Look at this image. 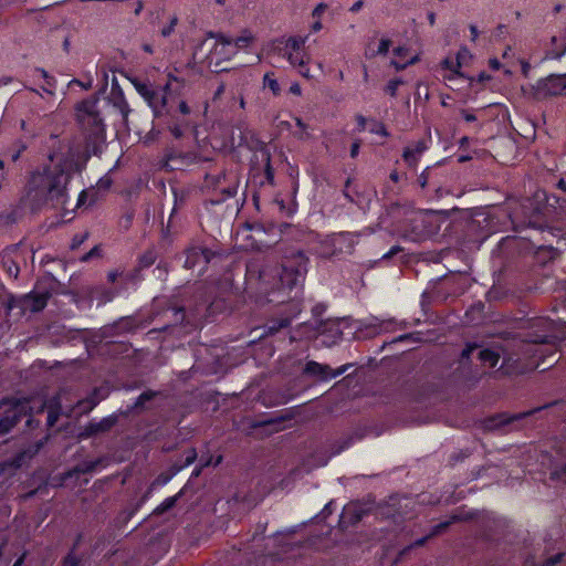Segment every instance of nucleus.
Instances as JSON below:
<instances>
[{
  "label": "nucleus",
  "instance_id": "obj_1",
  "mask_svg": "<svg viewBox=\"0 0 566 566\" xmlns=\"http://www.w3.org/2000/svg\"><path fill=\"white\" fill-rule=\"evenodd\" d=\"M549 202L546 191H537L533 197H526L509 202L507 217L514 235L502 238L493 251L506 260L522 258L532 265L545 266L558 255L549 238L560 235V228L554 223L562 216L566 199L555 197Z\"/></svg>",
  "mask_w": 566,
  "mask_h": 566
},
{
  "label": "nucleus",
  "instance_id": "obj_2",
  "mask_svg": "<svg viewBox=\"0 0 566 566\" xmlns=\"http://www.w3.org/2000/svg\"><path fill=\"white\" fill-rule=\"evenodd\" d=\"M308 268V258L304 251L293 249L283 258L282 263L275 269L273 282H269V274L265 269L259 271V289L264 294L260 296L256 303L260 306L271 305L281 306L280 313L283 315L266 322L263 327V336L274 335L283 328H287L292 319L301 313L300 302L295 301L292 291L297 289L304 281Z\"/></svg>",
  "mask_w": 566,
  "mask_h": 566
},
{
  "label": "nucleus",
  "instance_id": "obj_3",
  "mask_svg": "<svg viewBox=\"0 0 566 566\" xmlns=\"http://www.w3.org/2000/svg\"><path fill=\"white\" fill-rule=\"evenodd\" d=\"M129 81L151 109L154 118L159 120L174 138H182L193 130L195 115L188 103L180 98L186 86L184 77L169 72L163 85L138 76L129 77Z\"/></svg>",
  "mask_w": 566,
  "mask_h": 566
},
{
  "label": "nucleus",
  "instance_id": "obj_4",
  "mask_svg": "<svg viewBox=\"0 0 566 566\" xmlns=\"http://www.w3.org/2000/svg\"><path fill=\"white\" fill-rule=\"evenodd\" d=\"M232 306V293L218 292L214 287L199 294V300L190 313L174 298L160 297L155 301V307L159 310L157 315L168 319L161 328L172 335H185L200 329L205 323L214 322L218 315L230 313Z\"/></svg>",
  "mask_w": 566,
  "mask_h": 566
},
{
  "label": "nucleus",
  "instance_id": "obj_5",
  "mask_svg": "<svg viewBox=\"0 0 566 566\" xmlns=\"http://www.w3.org/2000/svg\"><path fill=\"white\" fill-rule=\"evenodd\" d=\"M70 180L71 175L63 164H45L31 172L27 184V195L38 205L48 201L63 202Z\"/></svg>",
  "mask_w": 566,
  "mask_h": 566
},
{
  "label": "nucleus",
  "instance_id": "obj_6",
  "mask_svg": "<svg viewBox=\"0 0 566 566\" xmlns=\"http://www.w3.org/2000/svg\"><path fill=\"white\" fill-rule=\"evenodd\" d=\"M440 227V218L434 211L421 210L407 218L403 230L410 241L421 242L436 237Z\"/></svg>",
  "mask_w": 566,
  "mask_h": 566
},
{
  "label": "nucleus",
  "instance_id": "obj_7",
  "mask_svg": "<svg viewBox=\"0 0 566 566\" xmlns=\"http://www.w3.org/2000/svg\"><path fill=\"white\" fill-rule=\"evenodd\" d=\"M421 195L429 201H438L450 193L448 176L440 166L427 167L417 179Z\"/></svg>",
  "mask_w": 566,
  "mask_h": 566
},
{
  "label": "nucleus",
  "instance_id": "obj_8",
  "mask_svg": "<svg viewBox=\"0 0 566 566\" xmlns=\"http://www.w3.org/2000/svg\"><path fill=\"white\" fill-rule=\"evenodd\" d=\"M203 188L212 191L217 198L214 203H220L233 198L238 192V179L233 174L221 171L218 174H206Z\"/></svg>",
  "mask_w": 566,
  "mask_h": 566
},
{
  "label": "nucleus",
  "instance_id": "obj_9",
  "mask_svg": "<svg viewBox=\"0 0 566 566\" xmlns=\"http://www.w3.org/2000/svg\"><path fill=\"white\" fill-rule=\"evenodd\" d=\"M534 98L538 101L548 99L556 96H566V73L549 74L538 78L532 86Z\"/></svg>",
  "mask_w": 566,
  "mask_h": 566
},
{
  "label": "nucleus",
  "instance_id": "obj_10",
  "mask_svg": "<svg viewBox=\"0 0 566 566\" xmlns=\"http://www.w3.org/2000/svg\"><path fill=\"white\" fill-rule=\"evenodd\" d=\"M219 255L206 247H190L185 251L184 268L191 270L196 276H202L208 265Z\"/></svg>",
  "mask_w": 566,
  "mask_h": 566
},
{
  "label": "nucleus",
  "instance_id": "obj_11",
  "mask_svg": "<svg viewBox=\"0 0 566 566\" xmlns=\"http://www.w3.org/2000/svg\"><path fill=\"white\" fill-rule=\"evenodd\" d=\"M407 322H399L394 317L380 318L378 316H370L360 322L359 331L367 337H375L380 334L407 328Z\"/></svg>",
  "mask_w": 566,
  "mask_h": 566
},
{
  "label": "nucleus",
  "instance_id": "obj_12",
  "mask_svg": "<svg viewBox=\"0 0 566 566\" xmlns=\"http://www.w3.org/2000/svg\"><path fill=\"white\" fill-rule=\"evenodd\" d=\"M542 408H535L527 411L510 413V412H497L492 416L486 417L483 420V428L486 431H500L504 430L507 427L517 428V423L525 418L533 416L535 412L539 411Z\"/></svg>",
  "mask_w": 566,
  "mask_h": 566
},
{
  "label": "nucleus",
  "instance_id": "obj_13",
  "mask_svg": "<svg viewBox=\"0 0 566 566\" xmlns=\"http://www.w3.org/2000/svg\"><path fill=\"white\" fill-rule=\"evenodd\" d=\"M98 98H86L76 105L77 118L81 123L92 127L94 133L104 129L103 118L98 108Z\"/></svg>",
  "mask_w": 566,
  "mask_h": 566
},
{
  "label": "nucleus",
  "instance_id": "obj_14",
  "mask_svg": "<svg viewBox=\"0 0 566 566\" xmlns=\"http://www.w3.org/2000/svg\"><path fill=\"white\" fill-rule=\"evenodd\" d=\"M350 367H353V364H345L336 369H333L326 364L308 360L303 368V374L321 381H329L345 374Z\"/></svg>",
  "mask_w": 566,
  "mask_h": 566
},
{
  "label": "nucleus",
  "instance_id": "obj_15",
  "mask_svg": "<svg viewBox=\"0 0 566 566\" xmlns=\"http://www.w3.org/2000/svg\"><path fill=\"white\" fill-rule=\"evenodd\" d=\"M294 412L291 409H284L275 412L271 416H265L260 419H256L252 423L253 429L263 428L265 429L266 434H272L274 432H279L285 429V422L293 420Z\"/></svg>",
  "mask_w": 566,
  "mask_h": 566
},
{
  "label": "nucleus",
  "instance_id": "obj_16",
  "mask_svg": "<svg viewBox=\"0 0 566 566\" xmlns=\"http://www.w3.org/2000/svg\"><path fill=\"white\" fill-rule=\"evenodd\" d=\"M118 416L116 413L106 416L101 420L92 419L83 428L82 432L80 433V438L87 439L99 433L108 432L113 427L116 426Z\"/></svg>",
  "mask_w": 566,
  "mask_h": 566
},
{
  "label": "nucleus",
  "instance_id": "obj_17",
  "mask_svg": "<svg viewBox=\"0 0 566 566\" xmlns=\"http://www.w3.org/2000/svg\"><path fill=\"white\" fill-rule=\"evenodd\" d=\"M29 400L14 399L10 407L6 409L2 418L7 419L9 427L14 428L29 413Z\"/></svg>",
  "mask_w": 566,
  "mask_h": 566
},
{
  "label": "nucleus",
  "instance_id": "obj_18",
  "mask_svg": "<svg viewBox=\"0 0 566 566\" xmlns=\"http://www.w3.org/2000/svg\"><path fill=\"white\" fill-rule=\"evenodd\" d=\"M190 163V154H182L171 150L165 154L161 160V168L166 171L185 170Z\"/></svg>",
  "mask_w": 566,
  "mask_h": 566
},
{
  "label": "nucleus",
  "instance_id": "obj_19",
  "mask_svg": "<svg viewBox=\"0 0 566 566\" xmlns=\"http://www.w3.org/2000/svg\"><path fill=\"white\" fill-rule=\"evenodd\" d=\"M365 511L357 504H348L344 506L339 515L338 526L343 531L357 525L364 517Z\"/></svg>",
  "mask_w": 566,
  "mask_h": 566
},
{
  "label": "nucleus",
  "instance_id": "obj_20",
  "mask_svg": "<svg viewBox=\"0 0 566 566\" xmlns=\"http://www.w3.org/2000/svg\"><path fill=\"white\" fill-rule=\"evenodd\" d=\"M210 36L216 39V42L210 50V54L217 57L218 61L229 60L234 55V49L231 44V38L222 34L210 33Z\"/></svg>",
  "mask_w": 566,
  "mask_h": 566
},
{
  "label": "nucleus",
  "instance_id": "obj_21",
  "mask_svg": "<svg viewBox=\"0 0 566 566\" xmlns=\"http://www.w3.org/2000/svg\"><path fill=\"white\" fill-rule=\"evenodd\" d=\"M426 149L427 144L424 140H418L415 144L405 147L402 151V158L405 163L408 165V167L415 168L418 165L420 157L426 151Z\"/></svg>",
  "mask_w": 566,
  "mask_h": 566
},
{
  "label": "nucleus",
  "instance_id": "obj_22",
  "mask_svg": "<svg viewBox=\"0 0 566 566\" xmlns=\"http://www.w3.org/2000/svg\"><path fill=\"white\" fill-rule=\"evenodd\" d=\"M482 222H486V217L482 220L472 218L465 222L464 230L472 241H484L489 237L490 231L482 228Z\"/></svg>",
  "mask_w": 566,
  "mask_h": 566
},
{
  "label": "nucleus",
  "instance_id": "obj_23",
  "mask_svg": "<svg viewBox=\"0 0 566 566\" xmlns=\"http://www.w3.org/2000/svg\"><path fill=\"white\" fill-rule=\"evenodd\" d=\"M440 66L442 70L450 71L449 75H444V80L452 81L457 77L463 76L461 72L462 62H461V52H458L455 59L446 57L440 62Z\"/></svg>",
  "mask_w": 566,
  "mask_h": 566
},
{
  "label": "nucleus",
  "instance_id": "obj_24",
  "mask_svg": "<svg viewBox=\"0 0 566 566\" xmlns=\"http://www.w3.org/2000/svg\"><path fill=\"white\" fill-rule=\"evenodd\" d=\"M27 149V142L22 138H17L2 150V156L15 164Z\"/></svg>",
  "mask_w": 566,
  "mask_h": 566
},
{
  "label": "nucleus",
  "instance_id": "obj_25",
  "mask_svg": "<svg viewBox=\"0 0 566 566\" xmlns=\"http://www.w3.org/2000/svg\"><path fill=\"white\" fill-rule=\"evenodd\" d=\"M566 54V42L557 36L551 38V44L545 51V60H560Z\"/></svg>",
  "mask_w": 566,
  "mask_h": 566
},
{
  "label": "nucleus",
  "instance_id": "obj_26",
  "mask_svg": "<svg viewBox=\"0 0 566 566\" xmlns=\"http://www.w3.org/2000/svg\"><path fill=\"white\" fill-rule=\"evenodd\" d=\"M472 518H473L472 513H469L467 515H462V514H458V513L453 514L449 521L440 522V523L433 525L428 535L432 538V537L438 536L441 533H443L451 524H453L455 522H460V521L472 520Z\"/></svg>",
  "mask_w": 566,
  "mask_h": 566
},
{
  "label": "nucleus",
  "instance_id": "obj_27",
  "mask_svg": "<svg viewBox=\"0 0 566 566\" xmlns=\"http://www.w3.org/2000/svg\"><path fill=\"white\" fill-rule=\"evenodd\" d=\"M258 150L261 153L262 159L265 161L264 176L266 182L271 186L274 185V169L271 164V153L265 143L261 142Z\"/></svg>",
  "mask_w": 566,
  "mask_h": 566
},
{
  "label": "nucleus",
  "instance_id": "obj_28",
  "mask_svg": "<svg viewBox=\"0 0 566 566\" xmlns=\"http://www.w3.org/2000/svg\"><path fill=\"white\" fill-rule=\"evenodd\" d=\"M51 297V293L49 291L44 292H31L28 295V300L30 301V308L32 312H41L48 305V302Z\"/></svg>",
  "mask_w": 566,
  "mask_h": 566
},
{
  "label": "nucleus",
  "instance_id": "obj_29",
  "mask_svg": "<svg viewBox=\"0 0 566 566\" xmlns=\"http://www.w3.org/2000/svg\"><path fill=\"white\" fill-rule=\"evenodd\" d=\"M283 55L287 57L289 62L293 66L298 67V71L303 76H306V77L308 76V69L305 64L304 56L301 51L287 52V53H283Z\"/></svg>",
  "mask_w": 566,
  "mask_h": 566
},
{
  "label": "nucleus",
  "instance_id": "obj_30",
  "mask_svg": "<svg viewBox=\"0 0 566 566\" xmlns=\"http://www.w3.org/2000/svg\"><path fill=\"white\" fill-rule=\"evenodd\" d=\"M113 104L120 113L123 119L126 120L130 113V108L127 101L125 99L123 91L119 90L118 93H113Z\"/></svg>",
  "mask_w": 566,
  "mask_h": 566
},
{
  "label": "nucleus",
  "instance_id": "obj_31",
  "mask_svg": "<svg viewBox=\"0 0 566 566\" xmlns=\"http://www.w3.org/2000/svg\"><path fill=\"white\" fill-rule=\"evenodd\" d=\"M142 504L143 502H138V503H135V504H132L127 507H125L124 510H122L118 515L116 516V522L118 524H127L134 516L135 514L139 511V509L142 507Z\"/></svg>",
  "mask_w": 566,
  "mask_h": 566
},
{
  "label": "nucleus",
  "instance_id": "obj_32",
  "mask_svg": "<svg viewBox=\"0 0 566 566\" xmlns=\"http://www.w3.org/2000/svg\"><path fill=\"white\" fill-rule=\"evenodd\" d=\"M184 495V489H181L177 494L172 496L166 497L155 510V514H164L171 509H174L178 502V500Z\"/></svg>",
  "mask_w": 566,
  "mask_h": 566
},
{
  "label": "nucleus",
  "instance_id": "obj_33",
  "mask_svg": "<svg viewBox=\"0 0 566 566\" xmlns=\"http://www.w3.org/2000/svg\"><path fill=\"white\" fill-rule=\"evenodd\" d=\"M479 359L490 367H495L500 360V355L493 349L483 348L479 352Z\"/></svg>",
  "mask_w": 566,
  "mask_h": 566
},
{
  "label": "nucleus",
  "instance_id": "obj_34",
  "mask_svg": "<svg viewBox=\"0 0 566 566\" xmlns=\"http://www.w3.org/2000/svg\"><path fill=\"white\" fill-rule=\"evenodd\" d=\"M34 76L41 77L45 84L46 87H42L45 92L52 93V90L56 86V80L53 75L49 74L44 69L36 67L34 70Z\"/></svg>",
  "mask_w": 566,
  "mask_h": 566
},
{
  "label": "nucleus",
  "instance_id": "obj_35",
  "mask_svg": "<svg viewBox=\"0 0 566 566\" xmlns=\"http://www.w3.org/2000/svg\"><path fill=\"white\" fill-rule=\"evenodd\" d=\"M157 392L153 390L143 391L135 400L132 406L134 410H143L146 408V403L151 401L156 397Z\"/></svg>",
  "mask_w": 566,
  "mask_h": 566
},
{
  "label": "nucleus",
  "instance_id": "obj_36",
  "mask_svg": "<svg viewBox=\"0 0 566 566\" xmlns=\"http://www.w3.org/2000/svg\"><path fill=\"white\" fill-rule=\"evenodd\" d=\"M157 260V254L154 250H147L145 251L139 258H138V265L137 268L142 271L144 269L150 268Z\"/></svg>",
  "mask_w": 566,
  "mask_h": 566
},
{
  "label": "nucleus",
  "instance_id": "obj_37",
  "mask_svg": "<svg viewBox=\"0 0 566 566\" xmlns=\"http://www.w3.org/2000/svg\"><path fill=\"white\" fill-rule=\"evenodd\" d=\"M120 279L122 281L125 283V284H137L139 283L143 277H142V270L138 269L137 266L134 268L133 270L128 271V272H122L120 273Z\"/></svg>",
  "mask_w": 566,
  "mask_h": 566
},
{
  "label": "nucleus",
  "instance_id": "obj_38",
  "mask_svg": "<svg viewBox=\"0 0 566 566\" xmlns=\"http://www.w3.org/2000/svg\"><path fill=\"white\" fill-rule=\"evenodd\" d=\"M98 402L99 399L97 398V389H94L86 399L78 401V407L82 411H91L97 406Z\"/></svg>",
  "mask_w": 566,
  "mask_h": 566
},
{
  "label": "nucleus",
  "instance_id": "obj_39",
  "mask_svg": "<svg viewBox=\"0 0 566 566\" xmlns=\"http://www.w3.org/2000/svg\"><path fill=\"white\" fill-rule=\"evenodd\" d=\"M304 44H305V39H303L301 36H291L287 39V41L285 43L283 53L302 51V48L304 46Z\"/></svg>",
  "mask_w": 566,
  "mask_h": 566
},
{
  "label": "nucleus",
  "instance_id": "obj_40",
  "mask_svg": "<svg viewBox=\"0 0 566 566\" xmlns=\"http://www.w3.org/2000/svg\"><path fill=\"white\" fill-rule=\"evenodd\" d=\"M252 40L253 36L250 34H242L235 39L231 38V44L233 45L234 54H237L238 50L248 48Z\"/></svg>",
  "mask_w": 566,
  "mask_h": 566
},
{
  "label": "nucleus",
  "instance_id": "obj_41",
  "mask_svg": "<svg viewBox=\"0 0 566 566\" xmlns=\"http://www.w3.org/2000/svg\"><path fill=\"white\" fill-rule=\"evenodd\" d=\"M405 81L401 77L391 78L385 86V93L390 97H396L399 86L403 85Z\"/></svg>",
  "mask_w": 566,
  "mask_h": 566
},
{
  "label": "nucleus",
  "instance_id": "obj_42",
  "mask_svg": "<svg viewBox=\"0 0 566 566\" xmlns=\"http://www.w3.org/2000/svg\"><path fill=\"white\" fill-rule=\"evenodd\" d=\"M370 134L378 135L381 137H388L389 132L382 122L371 119V126L368 128Z\"/></svg>",
  "mask_w": 566,
  "mask_h": 566
},
{
  "label": "nucleus",
  "instance_id": "obj_43",
  "mask_svg": "<svg viewBox=\"0 0 566 566\" xmlns=\"http://www.w3.org/2000/svg\"><path fill=\"white\" fill-rule=\"evenodd\" d=\"M264 87H268L276 96L281 93V87L276 78L272 77L270 73H266L263 77Z\"/></svg>",
  "mask_w": 566,
  "mask_h": 566
},
{
  "label": "nucleus",
  "instance_id": "obj_44",
  "mask_svg": "<svg viewBox=\"0 0 566 566\" xmlns=\"http://www.w3.org/2000/svg\"><path fill=\"white\" fill-rule=\"evenodd\" d=\"M76 544L72 547V549L63 557L62 566H80V558L75 554Z\"/></svg>",
  "mask_w": 566,
  "mask_h": 566
},
{
  "label": "nucleus",
  "instance_id": "obj_45",
  "mask_svg": "<svg viewBox=\"0 0 566 566\" xmlns=\"http://www.w3.org/2000/svg\"><path fill=\"white\" fill-rule=\"evenodd\" d=\"M198 458L197 450L195 448H189L184 452V461L182 468L191 465Z\"/></svg>",
  "mask_w": 566,
  "mask_h": 566
},
{
  "label": "nucleus",
  "instance_id": "obj_46",
  "mask_svg": "<svg viewBox=\"0 0 566 566\" xmlns=\"http://www.w3.org/2000/svg\"><path fill=\"white\" fill-rule=\"evenodd\" d=\"M87 238H88L87 232L74 234L72 238L71 244H70V249L71 250L78 249L87 240Z\"/></svg>",
  "mask_w": 566,
  "mask_h": 566
},
{
  "label": "nucleus",
  "instance_id": "obj_47",
  "mask_svg": "<svg viewBox=\"0 0 566 566\" xmlns=\"http://www.w3.org/2000/svg\"><path fill=\"white\" fill-rule=\"evenodd\" d=\"M177 23H178L177 17H171L169 22L161 28L160 34L164 38L169 36L175 31V28H176Z\"/></svg>",
  "mask_w": 566,
  "mask_h": 566
},
{
  "label": "nucleus",
  "instance_id": "obj_48",
  "mask_svg": "<svg viewBox=\"0 0 566 566\" xmlns=\"http://www.w3.org/2000/svg\"><path fill=\"white\" fill-rule=\"evenodd\" d=\"M222 460H223L222 455H217L214 461H213L212 455H208V457L201 455L200 464H201V467H205V468L209 467V465L217 467L222 462Z\"/></svg>",
  "mask_w": 566,
  "mask_h": 566
},
{
  "label": "nucleus",
  "instance_id": "obj_49",
  "mask_svg": "<svg viewBox=\"0 0 566 566\" xmlns=\"http://www.w3.org/2000/svg\"><path fill=\"white\" fill-rule=\"evenodd\" d=\"M478 345L474 343H469L465 345V347L462 349L461 353V360L467 361L470 359L471 355L474 353L475 349H478Z\"/></svg>",
  "mask_w": 566,
  "mask_h": 566
},
{
  "label": "nucleus",
  "instance_id": "obj_50",
  "mask_svg": "<svg viewBox=\"0 0 566 566\" xmlns=\"http://www.w3.org/2000/svg\"><path fill=\"white\" fill-rule=\"evenodd\" d=\"M563 557H564L563 553H557V554H555L553 556L547 557L543 562L542 566H555V565L559 564L563 560Z\"/></svg>",
  "mask_w": 566,
  "mask_h": 566
},
{
  "label": "nucleus",
  "instance_id": "obj_51",
  "mask_svg": "<svg viewBox=\"0 0 566 566\" xmlns=\"http://www.w3.org/2000/svg\"><path fill=\"white\" fill-rule=\"evenodd\" d=\"M355 122H356L355 132L361 133V132L366 130V124H367L368 119L364 115L357 114L355 116Z\"/></svg>",
  "mask_w": 566,
  "mask_h": 566
},
{
  "label": "nucleus",
  "instance_id": "obj_52",
  "mask_svg": "<svg viewBox=\"0 0 566 566\" xmlns=\"http://www.w3.org/2000/svg\"><path fill=\"white\" fill-rule=\"evenodd\" d=\"M99 255H101L99 247L95 245L94 248H92L87 253H85L81 258V261L87 262V261L92 260L93 258L99 256Z\"/></svg>",
  "mask_w": 566,
  "mask_h": 566
},
{
  "label": "nucleus",
  "instance_id": "obj_53",
  "mask_svg": "<svg viewBox=\"0 0 566 566\" xmlns=\"http://www.w3.org/2000/svg\"><path fill=\"white\" fill-rule=\"evenodd\" d=\"M59 409H60V403L56 402V410L51 407L49 413H48V423L50 426H53L55 423V421L57 420V417H59Z\"/></svg>",
  "mask_w": 566,
  "mask_h": 566
},
{
  "label": "nucleus",
  "instance_id": "obj_54",
  "mask_svg": "<svg viewBox=\"0 0 566 566\" xmlns=\"http://www.w3.org/2000/svg\"><path fill=\"white\" fill-rule=\"evenodd\" d=\"M402 252V248L400 245H392L389 251H387L381 260H389L391 259L392 256L397 255L398 253H401Z\"/></svg>",
  "mask_w": 566,
  "mask_h": 566
},
{
  "label": "nucleus",
  "instance_id": "obj_55",
  "mask_svg": "<svg viewBox=\"0 0 566 566\" xmlns=\"http://www.w3.org/2000/svg\"><path fill=\"white\" fill-rule=\"evenodd\" d=\"M402 252V248L400 245H392L389 251H387L381 260H389L391 259L392 256L397 255L398 253H401Z\"/></svg>",
  "mask_w": 566,
  "mask_h": 566
},
{
  "label": "nucleus",
  "instance_id": "obj_56",
  "mask_svg": "<svg viewBox=\"0 0 566 566\" xmlns=\"http://www.w3.org/2000/svg\"><path fill=\"white\" fill-rule=\"evenodd\" d=\"M391 41L388 39H381L378 45V53L379 54H387L390 48Z\"/></svg>",
  "mask_w": 566,
  "mask_h": 566
},
{
  "label": "nucleus",
  "instance_id": "obj_57",
  "mask_svg": "<svg viewBox=\"0 0 566 566\" xmlns=\"http://www.w3.org/2000/svg\"><path fill=\"white\" fill-rule=\"evenodd\" d=\"M360 146H361V142L359 139H356L352 143L350 149H349V155L352 158H356L358 156Z\"/></svg>",
  "mask_w": 566,
  "mask_h": 566
},
{
  "label": "nucleus",
  "instance_id": "obj_58",
  "mask_svg": "<svg viewBox=\"0 0 566 566\" xmlns=\"http://www.w3.org/2000/svg\"><path fill=\"white\" fill-rule=\"evenodd\" d=\"M327 9V6L325 3H318L315 9L313 10V18L319 19L321 15L325 12Z\"/></svg>",
  "mask_w": 566,
  "mask_h": 566
},
{
  "label": "nucleus",
  "instance_id": "obj_59",
  "mask_svg": "<svg viewBox=\"0 0 566 566\" xmlns=\"http://www.w3.org/2000/svg\"><path fill=\"white\" fill-rule=\"evenodd\" d=\"M11 431V428L9 427L7 419L0 418V436L7 434Z\"/></svg>",
  "mask_w": 566,
  "mask_h": 566
},
{
  "label": "nucleus",
  "instance_id": "obj_60",
  "mask_svg": "<svg viewBox=\"0 0 566 566\" xmlns=\"http://www.w3.org/2000/svg\"><path fill=\"white\" fill-rule=\"evenodd\" d=\"M489 66L493 71H499L502 67V63L496 57H492L489 60Z\"/></svg>",
  "mask_w": 566,
  "mask_h": 566
},
{
  "label": "nucleus",
  "instance_id": "obj_61",
  "mask_svg": "<svg viewBox=\"0 0 566 566\" xmlns=\"http://www.w3.org/2000/svg\"><path fill=\"white\" fill-rule=\"evenodd\" d=\"M115 297V293L112 290H105L103 293V303L112 302Z\"/></svg>",
  "mask_w": 566,
  "mask_h": 566
},
{
  "label": "nucleus",
  "instance_id": "obj_62",
  "mask_svg": "<svg viewBox=\"0 0 566 566\" xmlns=\"http://www.w3.org/2000/svg\"><path fill=\"white\" fill-rule=\"evenodd\" d=\"M87 196H88V193L86 190H82L80 192L78 198H77V207H81L86 203Z\"/></svg>",
  "mask_w": 566,
  "mask_h": 566
},
{
  "label": "nucleus",
  "instance_id": "obj_63",
  "mask_svg": "<svg viewBox=\"0 0 566 566\" xmlns=\"http://www.w3.org/2000/svg\"><path fill=\"white\" fill-rule=\"evenodd\" d=\"M463 119L468 123H473L476 120V116L473 113H469L467 111H462Z\"/></svg>",
  "mask_w": 566,
  "mask_h": 566
},
{
  "label": "nucleus",
  "instance_id": "obj_64",
  "mask_svg": "<svg viewBox=\"0 0 566 566\" xmlns=\"http://www.w3.org/2000/svg\"><path fill=\"white\" fill-rule=\"evenodd\" d=\"M555 188L560 190L563 193H566V179L560 178L555 185Z\"/></svg>",
  "mask_w": 566,
  "mask_h": 566
}]
</instances>
